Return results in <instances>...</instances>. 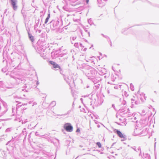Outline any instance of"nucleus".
I'll return each instance as SVG.
<instances>
[{"label": "nucleus", "mask_w": 159, "mask_h": 159, "mask_svg": "<svg viewBox=\"0 0 159 159\" xmlns=\"http://www.w3.org/2000/svg\"><path fill=\"white\" fill-rule=\"evenodd\" d=\"M29 37L30 39L32 41V42L34 40L33 37L30 34H29Z\"/></svg>", "instance_id": "39448f33"}, {"label": "nucleus", "mask_w": 159, "mask_h": 159, "mask_svg": "<svg viewBox=\"0 0 159 159\" xmlns=\"http://www.w3.org/2000/svg\"><path fill=\"white\" fill-rule=\"evenodd\" d=\"M11 5L13 6V9L14 10H16L17 8L16 5V0H11Z\"/></svg>", "instance_id": "f03ea898"}, {"label": "nucleus", "mask_w": 159, "mask_h": 159, "mask_svg": "<svg viewBox=\"0 0 159 159\" xmlns=\"http://www.w3.org/2000/svg\"><path fill=\"white\" fill-rule=\"evenodd\" d=\"M48 19L47 18H46L45 20V23L46 24L48 21Z\"/></svg>", "instance_id": "0eeeda50"}, {"label": "nucleus", "mask_w": 159, "mask_h": 159, "mask_svg": "<svg viewBox=\"0 0 159 159\" xmlns=\"http://www.w3.org/2000/svg\"><path fill=\"white\" fill-rule=\"evenodd\" d=\"M89 2V0H86V2L87 3H88Z\"/></svg>", "instance_id": "1a4fd4ad"}, {"label": "nucleus", "mask_w": 159, "mask_h": 159, "mask_svg": "<svg viewBox=\"0 0 159 159\" xmlns=\"http://www.w3.org/2000/svg\"><path fill=\"white\" fill-rule=\"evenodd\" d=\"M50 14H48V16L47 17V18H48V19H49V18H50Z\"/></svg>", "instance_id": "6e6552de"}, {"label": "nucleus", "mask_w": 159, "mask_h": 159, "mask_svg": "<svg viewBox=\"0 0 159 159\" xmlns=\"http://www.w3.org/2000/svg\"><path fill=\"white\" fill-rule=\"evenodd\" d=\"M49 62L53 66L54 68L55 69H61L60 67L58 64H56V63H55V62L52 61H49Z\"/></svg>", "instance_id": "7ed1b4c3"}, {"label": "nucleus", "mask_w": 159, "mask_h": 159, "mask_svg": "<svg viewBox=\"0 0 159 159\" xmlns=\"http://www.w3.org/2000/svg\"><path fill=\"white\" fill-rule=\"evenodd\" d=\"M64 128L67 131L71 132L73 130V127L71 124L69 123H66L64 124Z\"/></svg>", "instance_id": "f257e3e1"}, {"label": "nucleus", "mask_w": 159, "mask_h": 159, "mask_svg": "<svg viewBox=\"0 0 159 159\" xmlns=\"http://www.w3.org/2000/svg\"><path fill=\"white\" fill-rule=\"evenodd\" d=\"M116 133L120 138L123 139L125 138V135H124L119 130H116Z\"/></svg>", "instance_id": "20e7f679"}, {"label": "nucleus", "mask_w": 159, "mask_h": 159, "mask_svg": "<svg viewBox=\"0 0 159 159\" xmlns=\"http://www.w3.org/2000/svg\"><path fill=\"white\" fill-rule=\"evenodd\" d=\"M96 144L98 146V147L99 148H101V146H102L101 144V143L100 142H98Z\"/></svg>", "instance_id": "423d86ee"}]
</instances>
